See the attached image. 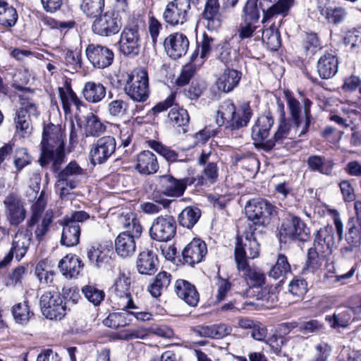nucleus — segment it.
Here are the masks:
<instances>
[{"mask_svg":"<svg viewBox=\"0 0 361 361\" xmlns=\"http://www.w3.org/2000/svg\"><path fill=\"white\" fill-rule=\"evenodd\" d=\"M81 290L85 298L94 306L99 305L105 297L104 290L94 285L85 286Z\"/></svg>","mask_w":361,"mask_h":361,"instance_id":"864d4df0","label":"nucleus"},{"mask_svg":"<svg viewBox=\"0 0 361 361\" xmlns=\"http://www.w3.org/2000/svg\"><path fill=\"white\" fill-rule=\"evenodd\" d=\"M58 91L62 108L66 114H71L72 106L78 110L80 109L83 103L72 90L69 83L66 82L63 87H59Z\"/></svg>","mask_w":361,"mask_h":361,"instance_id":"cd10ccee","label":"nucleus"},{"mask_svg":"<svg viewBox=\"0 0 361 361\" xmlns=\"http://www.w3.org/2000/svg\"><path fill=\"white\" fill-rule=\"evenodd\" d=\"M84 98L91 103H98L106 96V88L100 82H87L82 90Z\"/></svg>","mask_w":361,"mask_h":361,"instance_id":"4c0bfd02","label":"nucleus"},{"mask_svg":"<svg viewBox=\"0 0 361 361\" xmlns=\"http://www.w3.org/2000/svg\"><path fill=\"white\" fill-rule=\"evenodd\" d=\"M252 116V111L248 104H243L236 108L231 100L224 101L217 111L216 123L226 128L237 130L246 126Z\"/></svg>","mask_w":361,"mask_h":361,"instance_id":"7ed1b4c3","label":"nucleus"},{"mask_svg":"<svg viewBox=\"0 0 361 361\" xmlns=\"http://www.w3.org/2000/svg\"><path fill=\"white\" fill-rule=\"evenodd\" d=\"M104 7V0H82L81 11L88 17H96Z\"/></svg>","mask_w":361,"mask_h":361,"instance_id":"5fc2aeb1","label":"nucleus"},{"mask_svg":"<svg viewBox=\"0 0 361 361\" xmlns=\"http://www.w3.org/2000/svg\"><path fill=\"white\" fill-rule=\"evenodd\" d=\"M338 61L332 54H325L320 56L317 63V71L322 79L333 78L338 71Z\"/></svg>","mask_w":361,"mask_h":361,"instance_id":"a878e982","label":"nucleus"},{"mask_svg":"<svg viewBox=\"0 0 361 361\" xmlns=\"http://www.w3.org/2000/svg\"><path fill=\"white\" fill-rule=\"evenodd\" d=\"M261 8L262 6L258 0H247L242 10V20L258 22Z\"/></svg>","mask_w":361,"mask_h":361,"instance_id":"8fccbe9b","label":"nucleus"},{"mask_svg":"<svg viewBox=\"0 0 361 361\" xmlns=\"http://www.w3.org/2000/svg\"><path fill=\"white\" fill-rule=\"evenodd\" d=\"M334 247L333 228L324 226L318 230L314 240V249L320 252L322 257H326L332 252Z\"/></svg>","mask_w":361,"mask_h":361,"instance_id":"aec40b11","label":"nucleus"},{"mask_svg":"<svg viewBox=\"0 0 361 361\" xmlns=\"http://www.w3.org/2000/svg\"><path fill=\"white\" fill-rule=\"evenodd\" d=\"M214 157L210 147H206L202 150L197 164L204 167L197 178L198 185L209 186L218 180L219 170L216 162L213 160Z\"/></svg>","mask_w":361,"mask_h":361,"instance_id":"1a4fd4ad","label":"nucleus"},{"mask_svg":"<svg viewBox=\"0 0 361 361\" xmlns=\"http://www.w3.org/2000/svg\"><path fill=\"white\" fill-rule=\"evenodd\" d=\"M331 352V347L326 343L315 346L314 357L310 361H326Z\"/></svg>","mask_w":361,"mask_h":361,"instance_id":"774afa93","label":"nucleus"},{"mask_svg":"<svg viewBox=\"0 0 361 361\" xmlns=\"http://www.w3.org/2000/svg\"><path fill=\"white\" fill-rule=\"evenodd\" d=\"M259 255V243L257 242L254 233L245 231L238 241L235 248V259L237 267L243 268L244 264L247 263V259H255Z\"/></svg>","mask_w":361,"mask_h":361,"instance_id":"39448f33","label":"nucleus"},{"mask_svg":"<svg viewBox=\"0 0 361 361\" xmlns=\"http://www.w3.org/2000/svg\"><path fill=\"white\" fill-rule=\"evenodd\" d=\"M30 162L31 157L25 148H19L16 149L14 159V165L18 171H20L25 166L30 164Z\"/></svg>","mask_w":361,"mask_h":361,"instance_id":"0e129e2a","label":"nucleus"},{"mask_svg":"<svg viewBox=\"0 0 361 361\" xmlns=\"http://www.w3.org/2000/svg\"><path fill=\"white\" fill-rule=\"evenodd\" d=\"M200 217V211L197 208L185 207L178 216L179 224L185 228H191Z\"/></svg>","mask_w":361,"mask_h":361,"instance_id":"3c124183","label":"nucleus"},{"mask_svg":"<svg viewBox=\"0 0 361 361\" xmlns=\"http://www.w3.org/2000/svg\"><path fill=\"white\" fill-rule=\"evenodd\" d=\"M119 222L123 228L127 229L126 232L135 233V236H140L142 228L135 214L127 212L121 214L119 216Z\"/></svg>","mask_w":361,"mask_h":361,"instance_id":"de8ad7c7","label":"nucleus"},{"mask_svg":"<svg viewBox=\"0 0 361 361\" xmlns=\"http://www.w3.org/2000/svg\"><path fill=\"white\" fill-rule=\"evenodd\" d=\"M353 319V310L346 306L338 307L332 315L325 317V320L329 323L331 327L334 329L346 327Z\"/></svg>","mask_w":361,"mask_h":361,"instance_id":"72a5a7b5","label":"nucleus"},{"mask_svg":"<svg viewBox=\"0 0 361 361\" xmlns=\"http://www.w3.org/2000/svg\"><path fill=\"white\" fill-rule=\"evenodd\" d=\"M82 267L80 259L74 255H68L62 258L59 263L60 271L66 278L77 276Z\"/></svg>","mask_w":361,"mask_h":361,"instance_id":"f704fd0d","label":"nucleus"},{"mask_svg":"<svg viewBox=\"0 0 361 361\" xmlns=\"http://www.w3.org/2000/svg\"><path fill=\"white\" fill-rule=\"evenodd\" d=\"M166 54L171 59H178L184 56L189 47L188 37L180 32L169 35L164 42Z\"/></svg>","mask_w":361,"mask_h":361,"instance_id":"a211bd4d","label":"nucleus"},{"mask_svg":"<svg viewBox=\"0 0 361 361\" xmlns=\"http://www.w3.org/2000/svg\"><path fill=\"white\" fill-rule=\"evenodd\" d=\"M192 331L197 336L219 339L224 338L231 332V327L225 324H219L211 326H197L192 328Z\"/></svg>","mask_w":361,"mask_h":361,"instance_id":"c756f323","label":"nucleus"},{"mask_svg":"<svg viewBox=\"0 0 361 361\" xmlns=\"http://www.w3.org/2000/svg\"><path fill=\"white\" fill-rule=\"evenodd\" d=\"M41 147V166L51 164L54 170H58L65 157L64 135L60 126L49 124L44 128Z\"/></svg>","mask_w":361,"mask_h":361,"instance_id":"f03ea898","label":"nucleus"},{"mask_svg":"<svg viewBox=\"0 0 361 361\" xmlns=\"http://www.w3.org/2000/svg\"><path fill=\"white\" fill-rule=\"evenodd\" d=\"M290 272V266L287 257L279 254L276 264L271 269L269 276L274 279L283 281L288 274Z\"/></svg>","mask_w":361,"mask_h":361,"instance_id":"09e8293b","label":"nucleus"},{"mask_svg":"<svg viewBox=\"0 0 361 361\" xmlns=\"http://www.w3.org/2000/svg\"><path fill=\"white\" fill-rule=\"evenodd\" d=\"M237 267L238 271L242 272L243 278L249 286L248 289L259 288L260 286L264 285L265 276L258 268L250 267L247 263L244 264L243 268Z\"/></svg>","mask_w":361,"mask_h":361,"instance_id":"2f4dec72","label":"nucleus"},{"mask_svg":"<svg viewBox=\"0 0 361 361\" xmlns=\"http://www.w3.org/2000/svg\"><path fill=\"white\" fill-rule=\"evenodd\" d=\"M157 258L155 255L149 250L140 253L137 260V268L141 274H152L157 270Z\"/></svg>","mask_w":361,"mask_h":361,"instance_id":"e433bc0d","label":"nucleus"},{"mask_svg":"<svg viewBox=\"0 0 361 361\" xmlns=\"http://www.w3.org/2000/svg\"><path fill=\"white\" fill-rule=\"evenodd\" d=\"M175 292L180 299L191 307L197 306L199 302L200 295L195 286L186 280L176 281Z\"/></svg>","mask_w":361,"mask_h":361,"instance_id":"b1692460","label":"nucleus"},{"mask_svg":"<svg viewBox=\"0 0 361 361\" xmlns=\"http://www.w3.org/2000/svg\"><path fill=\"white\" fill-rule=\"evenodd\" d=\"M329 23L338 24L342 23L347 16L345 8L341 6L327 7L322 13Z\"/></svg>","mask_w":361,"mask_h":361,"instance_id":"13d9d810","label":"nucleus"},{"mask_svg":"<svg viewBox=\"0 0 361 361\" xmlns=\"http://www.w3.org/2000/svg\"><path fill=\"white\" fill-rule=\"evenodd\" d=\"M123 312H112L104 320L103 323L105 326L116 329L118 327L126 326L131 322L130 313L128 310H122Z\"/></svg>","mask_w":361,"mask_h":361,"instance_id":"49530a36","label":"nucleus"},{"mask_svg":"<svg viewBox=\"0 0 361 361\" xmlns=\"http://www.w3.org/2000/svg\"><path fill=\"white\" fill-rule=\"evenodd\" d=\"M19 101L20 108L17 111H23V114L29 116L38 117L39 115L38 106L32 98L23 94L20 96Z\"/></svg>","mask_w":361,"mask_h":361,"instance_id":"6e6d98bb","label":"nucleus"},{"mask_svg":"<svg viewBox=\"0 0 361 361\" xmlns=\"http://www.w3.org/2000/svg\"><path fill=\"white\" fill-rule=\"evenodd\" d=\"M204 19L209 30H216L221 26L222 19L219 13V0H207L205 4Z\"/></svg>","mask_w":361,"mask_h":361,"instance_id":"c85d7f7f","label":"nucleus"},{"mask_svg":"<svg viewBox=\"0 0 361 361\" xmlns=\"http://www.w3.org/2000/svg\"><path fill=\"white\" fill-rule=\"evenodd\" d=\"M207 253L206 243L199 238H194L183 249L182 255L185 263L193 266L201 262Z\"/></svg>","mask_w":361,"mask_h":361,"instance_id":"412c9836","label":"nucleus"},{"mask_svg":"<svg viewBox=\"0 0 361 361\" xmlns=\"http://www.w3.org/2000/svg\"><path fill=\"white\" fill-rule=\"evenodd\" d=\"M39 303L42 314L50 320H61L66 314V303L57 291L44 292Z\"/></svg>","mask_w":361,"mask_h":361,"instance_id":"6e6552de","label":"nucleus"},{"mask_svg":"<svg viewBox=\"0 0 361 361\" xmlns=\"http://www.w3.org/2000/svg\"><path fill=\"white\" fill-rule=\"evenodd\" d=\"M307 290V283L303 279H293L289 283V293L297 298L302 297Z\"/></svg>","mask_w":361,"mask_h":361,"instance_id":"338daca9","label":"nucleus"},{"mask_svg":"<svg viewBox=\"0 0 361 361\" xmlns=\"http://www.w3.org/2000/svg\"><path fill=\"white\" fill-rule=\"evenodd\" d=\"M121 27L120 20L113 11H107L95 19L92 25V31L101 36H109L117 33Z\"/></svg>","mask_w":361,"mask_h":361,"instance_id":"4468645a","label":"nucleus"},{"mask_svg":"<svg viewBox=\"0 0 361 361\" xmlns=\"http://www.w3.org/2000/svg\"><path fill=\"white\" fill-rule=\"evenodd\" d=\"M80 228L79 225H75L65 222L61 243L66 247H73L79 243Z\"/></svg>","mask_w":361,"mask_h":361,"instance_id":"c03bdc74","label":"nucleus"},{"mask_svg":"<svg viewBox=\"0 0 361 361\" xmlns=\"http://www.w3.org/2000/svg\"><path fill=\"white\" fill-rule=\"evenodd\" d=\"M190 9V0H173L167 4L163 18L172 26L183 25L188 20Z\"/></svg>","mask_w":361,"mask_h":361,"instance_id":"ddd939ff","label":"nucleus"},{"mask_svg":"<svg viewBox=\"0 0 361 361\" xmlns=\"http://www.w3.org/2000/svg\"><path fill=\"white\" fill-rule=\"evenodd\" d=\"M32 240V233L27 231H18L14 235L10 252L0 261V268L7 266L15 257L16 259L20 261L27 253Z\"/></svg>","mask_w":361,"mask_h":361,"instance_id":"9b49d317","label":"nucleus"},{"mask_svg":"<svg viewBox=\"0 0 361 361\" xmlns=\"http://www.w3.org/2000/svg\"><path fill=\"white\" fill-rule=\"evenodd\" d=\"M136 161L135 169L141 174H154L159 169L157 157L149 150H145L138 154Z\"/></svg>","mask_w":361,"mask_h":361,"instance_id":"bb28decb","label":"nucleus"},{"mask_svg":"<svg viewBox=\"0 0 361 361\" xmlns=\"http://www.w3.org/2000/svg\"><path fill=\"white\" fill-rule=\"evenodd\" d=\"M140 49V36L135 26L123 30L120 40L119 49L124 55H137Z\"/></svg>","mask_w":361,"mask_h":361,"instance_id":"f3484780","label":"nucleus"},{"mask_svg":"<svg viewBox=\"0 0 361 361\" xmlns=\"http://www.w3.org/2000/svg\"><path fill=\"white\" fill-rule=\"evenodd\" d=\"M53 212L50 209L46 211L42 222L39 224L35 231L36 238L39 240H42V238L48 232L49 226L52 221Z\"/></svg>","mask_w":361,"mask_h":361,"instance_id":"e2e57ef3","label":"nucleus"},{"mask_svg":"<svg viewBox=\"0 0 361 361\" xmlns=\"http://www.w3.org/2000/svg\"><path fill=\"white\" fill-rule=\"evenodd\" d=\"M176 232V224L170 216H160L156 218L149 229L151 238L159 242L171 240Z\"/></svg>","mask_w":361,"mask_h":361,"instance_id":"f8f14e48","label":"nucleus"},{"mask_svg":"<svg viewBox=\"0 0 361 361\" xmlns=\"http://www.w3.org/2000/svg\"><path fill=\"white\" fill-rule=\"evenodd\" d=\"M85 174V170L73 161H71L59 174L56 184V190L61 198L69 194L70 190L76 188L80 177Z\"/></svg>","mask_w":361,"mask_h":361,"instance_id":"0eeeda50","label":"nucleus"},{"mask_svg":"<svg viewBox=\"0 0 361 361\" xmlns=\"http://www.w3.org/2000/svg\"><path fill=\"white\" fill-rule=\"evenodd\" d=\"M29 116L23 111H16L14 118L16 133L21 138L28 137L32 132V126Z\"/></svg>","mask_w":361,"mask_h":361,"instance_id":"79ce46f5","label":"nucleus"},{"mask_svg":"<svg viewBox=\"0 0 361 361\" xmlns=\"http://www.w3.org/2000/svg\"><path fill=\"white\" fill-rule=\"evenodd\" d=\"M158 180L161 192L168 197H180L186 188L184 180H177L170 175L160 176Z\"/></svg>","mask_w":361,"mask_h":361,"instance_id":"5701e85b","label":"nucleus"},{"mask_svg":"<svg viewBox=\"0 0 361 361\" xmlns=\"http://www.w3.org/2000/svg\"><path fill=\"white\" fill-rule=\"evenodd\" d=\"M148 145L169 161L173 162L178 159V154L174 150L163 145L158 141L149 140L148 141Z\"/></svg>","mask_w":361,"mask_h":361,"instance_id":"052dcab7","label":"nucleus"},{"mask_svg":"<svg viewBox=\"0 0 361 361\" xmlns=\"http://www.w3.org/2000/svg\"><path fill=\"white\" fill-rule=\"evenodd\" d=\"M322 257L320 252L313 249H310L307 255V260L306 262V269L310 271H314L318 269L322 264Z\"/></svg>","mask_w":361,"mask_h":361,"instance_id":"69168bd1","label":"nucleus"},{"mask_svg":"<svg viewBox=\"0 0 361 361\" xmlns=\"http://www.w3.org/2000/svg\"><path fill=\"white\" fill-rule=\"evenodd\" d=\"M307 164L312 171H317L324 175H330L334 166L332 161L318 155L309 157Z\"/></svg>","mask_w":361,"mask_h":361,"instance_id":"37998d69","label":"nucleus"},{"mask_svg":"<svg viewBox=\"0 0 361 361\" xmlns=\"http://www.w3.org/2000/svg\"><path fill=\"white\" fill-rule=\"evenodd\" d=\"M85 120V133L87 137H97L105 132V125L92 112L87 114Z\"/></svg>","mask_w":361,"mask_h":361,"instance_id":"a19ab883","label":"nucleus"},{"mask_svg":"<svg viewBox=\"0 0 361 361\" xmlns=\"http://www.w3.org/2000/svg\"><path fill=\"white\" fill-rule=\"evenodd\" d=\"M111 252L112 251L109 246L95 244L87 249V255L93 266L100 267L109 262Z\"/></svg>","mask_w":361,"mask_h":361,"instance_id":"7c9ffc66","label":"nucleus"},{"mask_svg":"<svg viewBox=\"0 0 361 361\" xmlns=\"http://www.w3.org/2000/svg\"><path fill=\"white\" fill-rule=\"evenodd\" d=\"M240 78L241 73L237 70L225 69L216 81L217 88L224 92H229L237 87Z\"/></svg>","mask_w":361,"mask_h":361,"instance_id":"473e14b6","label":"nucleus"},{"mask_svg":"<svg viewBox=\"0 0 361 361\" xmlns=\"http://www.w3.org/2000/svg\"><path fill=\"white\" fill-rule=\"evenodd\" d=\"M116 140L111 136H104L92 145L90 155L94 164L105 162L115 152Z\"/></svg>","mask_w":361,"mask_h":361,"instance_id":"dca6fc26","label":"nucleus"},{"mask_svg":"<svg viewBox=\"0 0 361 361\" xmlns=\"http://www.w3.org/2000/svg\"><path fill=\"white\" fill-rule=\"evenodd\" d=\"M285 94L290 114V123L281 120L270 146L281 145L286 139H294L305 135L310 125L312 102L303 98L300 103L290 92H286Z\"/></svg>","mask_w":361,"mask_h":361,"instance_id":"f257e3e1","label":"nucleus"},{"mask_svg":"<svg viewBox=\"0 0 361 361\" xmlns=\"http://www.w3.org/2000/svg\"><path fill=\"white\" fill-rule=\"evenodd\" d=\"M126 93L135 102H145L149 97L148 74L144 68L135 69L128 77Z\"/></svg>","mask_w":361,"mask_h":361,"instance_id":"20e7f679","label":"nucleus"},{"mask_svg":"<svg viewBox=\"0 0 361 361\" xmlns=\"http://www.w3.org/2000/svg\"><path fill=\"white\" fill-rule=\"evenodd\" d=\"M28 271L27 265H19L13 269L5 279V285L8 288H17L23 286V281Z\"/></svg>","mask_w":361,"mask_h":361,"instance_id":"a18cd8bd","label":"nucleus"},{"mask_svg":"<svg viewBox=\"0 0 361 361\" xmlns=\"http://www.w3.org/2000/svg\"><path fill=\"white\" fill-rule=\"evenodd\" d=\"M245 212L247 219L255 224L265 226L269 224L276 209L265 200L253 199L246 204Z\"/></svg>","mask_w":361,"mask_h":361,"instance_id":"423d86ee","label":"nucleus"},{"mask_svg":"<svg viewBox=\"0 0 361 361\" xmlns=\"http://www.w3.org/2000/svg\"><path fill=\"white\" fill-rule=\"evenodd\" d=\"M130 279L125 273L120 272L111 290L114 293L113 299L120 310H135L130 293Z\"/></svg>","mask_w":361,"mask_h":361,"instance_id":"9d476101","label":"nucleus"},{"mask_svg":"<svg viewBox=\"0 0 361 361\" xmlns=\"http://www.w3.org/2000/svg\"><path fill=\"white\" fill-rule=\"evenodd\" d=\"M171 281V275L166 271H161L157 274L153 282L148 286L147 290L154 298H158L166 290Z\"/></svg>","mask_w":361,"mask_h":361,"instance_id":"ea45409f","label":"nucleus"},{"mask_svg":"<svg viewBox=\"0 0 361 361\" xmlns=\"http://www.w3.org/2000/svg\"><path fill=\"white\" fill-rule=\"evenodd\" d=\"M86 56L92 64L97 68L109 67L114 61L113 51L106 47L90 44L85 49Z\"/></svg>","mask_w":361,"mask_h":361,"instance_id":"2eb2a0df","label":"nucleus"},{"mask_svg":"<svg viewBox=\"0 0 361 361\" xmlns=\"http://www.w3.org/2000/svg\"><path fill=\"white\" fill-rule=\"evenodd\" d=\"M168 116L169 120L177 126H184L189 123L190 120L188 111L179 107L172 108Z\"/></svg>","mask_w":361,"mask_h":361,"instance_id":"bf43d9fd","label":"nucleus"},{"mask_svg":"<svg viewBox=\"0 0 361 361\" xmlns=\"http://www.w3.org/2000/svg\"><path fill=\"white\" fill-rule=\"evenodd\" d=\"M310 229L300 219L293 216L284 221L281 226L280 234L284 237L305 241L309 238Z\"/></svg>","mask_w":361,"mask_h":361,"instance_id":"6ab92c4d","label":"nucleus"},{"mask_svg":"<svg viewBox=\"0 0 361 361\" xmlns=\"http://www.w3.org/2000/svg\"><path fill=\"white\" fill-rule=\"evenodd\" d=\"M12 314L15 321L21 324H27L33 316L27 301L15 305L12 308Z\"/></svg>","mask_w":361,"mask_h":361,"instance_id":"603ef678","label":"nucleus"},{"mask_svg":"<svg viewBox=\"0 0 361 361\" xmlns=\"http://www.w3.org/2000/svg\"><path fill=\"white\" fill-rule=\"evenodd\" d=\"M139 237L135 233H121L115 239V250L118 255L123 258L132 256L136 250L135 239Z\"/></svg>","mask_w":361,"mask_h":361,"instance_id":"393cba45","label":"nucleus"},{"mask_svg":"<svg viewBox=\"0 0 361 361\" xmlns=\"http://www.w3.org/2000/svg\"><path fill=\"white\" fill-rule=\"evenodd\" d=\"M18 18L16 9L7 1L0 0V25L11 28L16 25Z\"/></svg>","mask_w":361,"mask_h":361,"instance_id":"58836bf2","label":"nucleus"},{"mask_svg":"<svg viewBox=\"0 0 361 361\" xmlns=\"http://www.w3.org/2000/svg\"><path fill=\"white\" fill-rule=\"evenodd\" d=\"M273 124L274 119L271 115L267 114L259 116L252 128V139L259 142H263L267 138L269 130Z\"/></svg>","mask_w":361,"mask_h":361,"instance_id":"c9c22d12","label":"nucleus"},{"mask_svg":"<svg viewBox=\"0 0 361 361\" xmlns=\"http://www.w3.org/2000/svg\"><path fill=\"white\" fill-rule=\"evenodd\" d=\"M4 204L11 224L18 225L25 219V209L18 196L13 194L8 195L4 200Z\"/></svg>","mask_w":361,"mask_h":361,"instance_id":"4be33fe9","label":"nucleus"},{"mask_svg":"<svg viewBox=\"0 0 361 361\" xmlns=\"http://www.w3.org/2000/svg\"><path fill=\"white\" fill-rule=\"evenodd\" d=\"M262 40L271 50H277L281 46L280 35L274 30H266L264 31Z\"/></svg>","mask_w":361,"mask_h":361,"instance_id":"680f3d73","label":"nucleus"},{"mask_svg":"<svg viewBox=\"0 0 361 361\" xmlns=\"http://www.w3.org/2000/svg\"><path fill=\"white\" fill-rule=\"evenodd\" d=\"M35 274L42 285H50L54 281V272L44 261H40L35 267Z\"/></svg>","mask_w":361,"mask_h":361,"instance_id":"4d7b16f0","label":"nucleus"}]
</instances>
